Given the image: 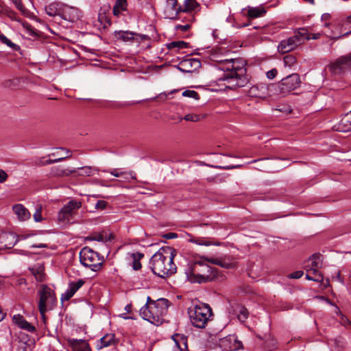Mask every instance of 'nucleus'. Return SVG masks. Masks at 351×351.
<instances>
[{"label":"nucleus","mask_w":351,"mask_h":351,"mask_svg":"<svg viewBox=\"0 0 351 351\" xmlns=\"http://www.w3.org/2000/svg\"><path fill=\"white\" fill-rule=\"evenodd\" d=\"M220 68L224 71L223 80L237 87H243L247 82L245 62L241 58L225 59L219 61Z\"/></svg>","instance_id":"obj_1"},{"label":"nucleus","mask_w":351,"mask_h":351,"mask_svg":"<svg viewBox=\"0 0 351 351\" xmlns=\"http://www.w3.org/2000/svg\"><path fill=\"white\" fill-rule=\"evenodd\" d=\"M149 265L152 272L160 278L173 274L176 271L171 252L164 248L160 249L152 256Z\"/></svg>","instance_id":"obj_2"},{"label":"nucleus","mask_w":351,"mask_h":351,"mask_svg":"<svg viewBox=\"0 0 351 351\" xmlns=\"http://www.w3.org/2000/svg\"><path fill=\"white\" fill-rule=\"evenodd\" d=\"M185 274L192 283H203L212 281L217 278V269L210 267L204 261H195L186 269Z\"/></svg>","instance_id":"obj_3"},{"label":"nucleus","mask_w":351,"mask_h":351,"mask_svg":"<svg viewBox=\"0 0 351 351\" xmlns=\"http://www.w3.org/2000/svg\"><path fill=\"white\" fill-rule=\"evenodd\" d=\"M168 306V300L159 298L155 302H152L148 308L142 307L140 309V315L149 323L160 326L163 322V316L167 313Z\"/></svg>","instance_id":"obj_4"},{"label":"nucleus","mask_w":351,"mask_h":351,"mask_svg":"<svg viewBox=\"0 0 351 351\" xmlns=\"http://www.w3.org/2000/svg\"><path fill=\"white\" fill-rule=\"evenodd\" d=\"M188 314L191 324L195 328H204L213 315L208 304L200 303L188 309Z\"/></svg>","instance_id":"obj_5"},{"label":"nucleus","mask_w":351,"mask_h":351,"mask_svg":"<svg viewBox=\"0 0 351 351\" xmlns=\"http://www.w3.org/2000/svg\"><path fill=\"white\" fill-rule=\"evenodd\" d=\"M38 309L44 319L45 313L54 307L57 300L53 291L45 285L41 286V289L38 291Z\"/></svg>","instance_id":"obj_6"},{"label":"nucleus","mask_w":351,"mask_h":351,"mask_svg":"<svg viewBox=\"0 0 351 351\" xmlns=\"http://www.w3.org/2000/svg\"><path fill=\"white\" fill-rule=\"evenodd\" d=\"M80 260L84 266L93 271H98L103 264V259L99 254L88 247H84L81 250Z\"/></svg>","instance_id":"obj_7"},{"label":"nucleus","mask_w":351,"mask_h":351,"mask_svg":"<svg viewBox=\"0 0 351 351\" xmlns=\"http://www.w3.org/2000/svg\"><path fill=\"white\" fill-rule=\"evenodd\" d=\"M301 84L300 77L297 73H292L286 77L281 80V81L276 84L275 90L276 95L280 94L285 95L292 90L298 88Z\"/></svg>","instance_id":"obj_8"},{"label":"nucleus","mask_w":351,"mask_h":351,"mask_svg":"<svg viewBox=\"0 0 351 351\" xmlns=\"http://www.w3.org/2000/svg\"><path fill=\"white\" fill-rule=\"evenodd\" d=\"M82 206V203L77 200H71L59 211L58 219L62 222H70L73 219L77 210Z\"/></svg>","instance_id":"obj_9"},{"label":"nucleus","mask_w":351,"mask_h":351,"mask_svg":"<svg viewBox=\"0 0 351 351\" xmlns=\"http://www.w3.org/2000/svg\"><path fill=\"white\" fill-rule=\"evenodd\" d=\"M276 87L277 86L275 84H267L261 82L252 86L250 88L249 93L252 97L265 98L267 97L276 95V91L275 90Z\"/></svg>","instance_id":"obj_10"},{"label":"nucleus","mask_w":351,"mask_h":351,"mask_svg":"<svg viewBox=\"0 0 351 351\" xmlns=\"http://www.w3.org/2000/svg\"><path fill=\"white\" fill-rule=\"evenodd\" d=\"M328 70L333 75H341L348 69H351V52L342 56L328 65Z\"/></svg>","instance_id":"obj_11"},{"label":"nucleus","mask_w":351,"mask_h":351,"mask_svg":"<svg viewBox=\"0 0 351 351\" xmlns=\"http://www.w3.org/2000/svg\"><path fill=\"white\" fill-rule=\"evenodd\" d=\"M219 346L223 351H233L239 350L242 346V343L237 340L235 335H230L220 339Z\"/></svg>","instance_id":"obj_12"},{"label":"nucleus","mask_w":351,"mask_h":351,"mask_svg":"<svg viewBox=\"0 0 351 351\" xmlns=\"http://www.w3.org/2000/svg\"><path fill=\"white\" fill-rule=\"evenodd\" d=\"M60 13V17L62 19L70 22H75L79 20L82 16L81 11L78 8L66 4L62 5V12Z\"/></svg>","instance_id":"obj_13"},{"label":"nucleus","mask_w":351,"mask_h":351,"mask_svg":"<svg viewBox=\"0 0 351 351\" xmlns=\"http://www.w3.org/2000/svg\"><path fill=\"white\" fill-rule=\"evenodd\" d=\"M201 62L196 58H187L182 60L178 69L183 73H193L201 67Z\"/></svg>","instance_id":"obj_14"},{"label":"nucleus","mask_w":351,"mask_h":351,"mask_svg":"<svg viewBox=\"0 0 351 351\" xmlns=\"http://www.w3.org/2000/svg\"><path fill=\"white\" fill-rule=\"evenodd\" d=\"M180 12H182V7L178 5L177 0H167L164 7L165 18L170 19H176Z\"/></svg>","instance_id":"obj_15"},{"label":"nucleus","mask_w":351,"mask_h":351,"mask_svg":"<svg viewBox=\"0 0 351 351\" xmlns=\"http://www.w3.org/2000/svg\"><path fill=\"white\" fill-rule=\"evenodd\" d=\"M19 241L18 236L12 232H4L0 236V243L2 247L10 249Z\"/></svg>","instance_id":"obj_16"},{"label":"nucleus","mask_w":351,"mask_h":351,"mask_svg":"<svg viewBox=\"0 0 351 351\" xmlns=\"http://www.w3.org/2000/svg\"><path fill=\"white\" fill-rule=\"evenodd\" d=\"M12 210L19 221H25L30 219L31 213L23 204H16L12 206Z\"/></svg>","instance_id":"obj_17"},{"label":"nucleus","mask_w":351,"mask_h":351,"mask_svg":"<svg viewBox=\"0 0 351 351\" xmlns=\"http://www.w3.org/2000/svg\"><path fill=\"white\" fill-rule=\"evenodd\" d=\"M299 45L295 42V38H293L291 36L287 40H282L279 43L278 46V51L280 53H287L295 49Z\"/></svg>","instance_id":"obj_18"},{"label":"nucleus","mask_w":351,"mask_h":351,"mask_svg":"<svg viewBox=\"0 0 351 351\" xmlns=\"http://www.w3.org/2000/svg\"><path fill=\"white\" fill-rule=\"evenodd\" d=\"M12 320L20 328L32 332L36 330V328L29 323L23 316L20 314L14 315L12 317Z\"/></svg>","instance_id":"obj_19"},{"label":"nucleus","mask_w":351,"mask_h":351,"mask_svg":"<svg viewBox=\"0 0 351 351\" xmlns=\"http://www.w3.org/2000/svg\"><path fill=\"white\" fill-rule=\"evenodd\" d=\"M336 130L342 132L351 130V111L341 119L337 126Z\"/></svg>","instance_id":"obj_20"},{"label":"nucleus","mask_w":351,"mask_h":351,"mask_svg":"<svg viewBox=\"0 0 351 351\" xmlns=\"http://www.w3.org/2000/svg\"><path fill=\"white\" fill-rule=\"evenodd\" d=\"M69 343L74 351H90L88 343L84 340L71 339Z\"/></svg>","instance_id":"obj_21"},{"label":"nucleus","mask_w":351,"mask_h":351,"mask_svg":"<svg viewBox=\"0 0 351 351\" xmlns=\"http://www.w3.org/2000/svg\"><path fill=\"white\" fill-rule=\"evenodd\" d=\"M292 37L295 38V42L298 45L303 44L304 40H310V35L306 28H300L297 29Z\"/></svg>","instance_id":"obj_22"},{"label":"nucleus","mask_w":351,"mask_h":351,"mask_svg":"<svg viewBox=\"0 0 351 351\" xmlns=\"http://www.w3.org/2000/svg\"><path fill=\"white\" fill-rule=\"evenodd\" d=\"M63 3H53L46 7V13L50 16H56L61 15Z\"/></svg>","instance_id":"obj_23"},{"label":"nucleus","mask_w":351,"mask_h":351,"mask_svg":"<svg viewBox=\"0 0 351 351\" xmlns=\"http://www.w3.org/2000/svg\"><path fill=\"white\" fill-rule=\"evenodd\" d=\"M115 37L124 42L132 41L134 39V36L137 34L129 31H116L114 32Z\"/></svg>","instance_id":"obj_24"},{"label":"nucleus","mask_w":351,"mask_h":351,"mask_svg":"<svg viewBox=\"0 0 351 351\" xmlns=\"http://www.w3.org/2000/svg\"><path fill=\"white\" fill-rule=\"evenodd\" d=\"M32 274L36 278L37 281L42 282L44 280V267L40 265L33 266L29 269Z\"/></svg>","instance_id":"obj_25"},{"label":"nucleus","mask_w":351,"mask_h":351,"mask_svg":"<svg viewBox=\"0 0 351 351\" xmlns=\"http://www.w3.org/2000/svg\"><path fill=\"white\" fill-rule=\"evenodd\" d=\"M127 6V0H116L112 10L113 14L119 16L123 11L126 10Z\"/></svg>","instance_id":"obj_26"},{"label":"nucleus","mask_w":351,"mask_h":351,"mask_svg":"<svg viewBox=\"0 0 351 351\" xmlns=\"http://www.w3.org/2000/svg\"><path fill=\"white\" fill-rule=\"evenodd\" d=\"M114 341V335L113 334H106L100 339L99 343H97L98 349H101L111 345Z\"/></svg>","instance_id":"obj_27"},{"label":"nucleus","mask_w":351,"mask_h":351,"mask_svg":"<svg viewBox=\"0 0 351 351\" xmlns=\"http://www.w3.org/2000/svg\"><path fill=\"white\" fill-rule=\"evenodd\" d=\"M132 260V267L134 270H138L141 267V259L143 257V254L140 252L131 253L128 254Z\"/></svg>","instance_id":"obj_28"},{"label":"nucleus","mask_w":351,"mask_h":351,"mask_svg":"<svg viewBox=\"0 0 351 351\" xmlns=\"http://www.w3.org/2000/svg\"><path fill=\"white\" fill-rule=\"evenodd\" d=\"M75 170L64 169L61 167H53L51 169V173L56 176H69L72 173H75Z\"/></svg>","instance_id":"obj_29"},{"label":"nucleus","mask_w":351,"mask_h":351,"mask_svg":"<svg viewBox=\"0 0 351 351\" xmlns=\"http://www.w3.org/2000/svg\"><path fill=\"white\" fill-rule=\"evenodd\" d=\"M208 262H210L213 264L219 265L221 267L230 269L234 267V264L230 262H227L225 260L218 259V258H206Z\"/></svg>","instance_id":"obj_30"},{"label":"nucleus","mask_w":351,"mask_h":351,"mask_svg":"<svg viewBox=\"0 0 351 351\" xmlns=\"http://www.w3.org/2000/svg\"><path fill=\"white\" fill-rule=\"evenodd\" d=\"M265 12L264 8L249 7L247 15L250 18H258L263 16Z\"/></svg>","instance_id":"obj_31"},{"label":"nucleus","mask_w":351,"mask_h":351,"mask_svg":"<svg viewBox=\"0 0 351 351\" xmlns=\"http://www.w3.org/2000/svg\"><path fill=\"white\" fill-rule=\"evenodd\" d=\"M0 41L15 51H18L20 49V47L19 45L12 43L10 39H8L5 35H3L1 33H0Z\"/></svg>","instance_id":"obj_32"},{"label":"nucleus","mask_w":351,"mask_h":351,"mask_svg":"<svg viewBox=\"0 0 351 351\" xmlns=\"http://www.w3.org/2000/svg\"><path fill=\"white\" fill-rule=\"evenodd\" d=\"M84 283L85 281L84 280L79 279L77 282H70L68 289L71 292L75 294L76 291L84 285Z\"/></svg>","instance_id":"obj_33"},{"label":"nucleus","mask_w":351,"mask_h":351,"mask_svg":"<svg viewBox=\"0 0 351 351\" xmlns=\"http://www.w3.org/2000/svg\"><path fill=\"white\" fill-rule=\"evenodd\" d=\"M236 311L237 313L238 319L241 322H245V320L248 317L249 313L245 307L239 306Z\"/></svg>","instance_id":"obj_34"},{"label":"nucleus","mask_w":351,"mask_h":351,"mask_svg":"<svg viewBox=\"0 0 351 351\" xmlns=\"http://www.w3.org/2000/svg\"><path fill=\"white\" fill-rule=\"evenodd\" d=\"M191 243H195L199 245L208 246L211 245V243L208 241L206 238L204 237H191L189 239Z\"/></svg>","instance_id":"obj_35"},{"label":"nucleus","mask_w":351,"mask_h":351,"mask_svg":"<svg viewBox=\"0 0 351 351\" xmlns=\"http://www.w3.org/2000/svg\"><path fill=\"white\" fill-rule=\"evenodd\" d=\"M197 5L195 0H185L184 7L182 8V12H187L193 10Z\"/></svg>","instance_id":"obj_36"},{"label":"nucleus","mask_w":351,"mask_h":351,"mask_svg":"<svg viewBox=\"0 0 351 351\" xmlns=\"http://www.w3.org/2000/svg\"><path fill=\"white\" fill-rule=\"evenodd\" d=\"M188 46V43L184 41H173L167 45L169 49L174 48L184 49Z\"/></svg>","instance_id":"obj_37"},{"label":"nucleus","mask_w":351,"mask_h":351,"mask_svg":"<svg viewBox=\"0 0 351 351\" xmlns=\"http://www.w3.org/2000/svg\"><path fill=\"white\" fill-rule=\"evenodd\" d=\"M311 270L312 278L315 282H322L324 280L323 275L318 271V269L309 268Z\"/></svg>","instance_id":"obj_38"},{"label":"nucleus","mask_w":351,"mask_h":351,"mask_svg":"<svg viewBox=\"0 0 351 351\" xmlns=\"http://www.w3.org/2000/svg\"><path fill=\"white\" fill-rule=\"evenodd\" d=\"M23 27L25 29V33L32 37H36L38 34L36 32L35 29L27 23H23Z\"/></svg>","instance_id":"obj_39"},{"label":"nucleus","mask_w":351,"mask_h":351,"mask_svg":"<svg viewBox=\"0 0 351 351\" xmlns=\"http://www.w3.org/2000/svg\"><path fill=\"white\" fill-rule=\"evenodd\" d=\"M121 177L123 178L124 182H130L131 180H136V174L132 171L123 172V174Z\"/></svg>","instance_id":"obj_40"},{"label":"nucleus","mask_w":351,"mask_h":351,"mask_svg":"<svg viewBox=\"0 0 351 351\" xmlns=\"http://www.w3.org/2000/svg\"><path fill=\"white\" fill-rule=\"evenodd\" d=\"M309 261L311 262V266L308 265L309 268H316L318 269L319 267V256L316 255H313L310 258Z\"/></svg>","instance_id":"obj_41"},{"label":"nucleus","mask_w":351,"mask_h":351,"mask_svg":"<svg viewBox=\"0 0 351 351\" xmlns=\"http://www.w3.org/2000/svg\"><path fill=\"white\" fill-rule=\"evenodd\" d=\"M296 62L295 58L292 55H287L284 57V64L285 66L291 67Z\"/></svg>","instance_id":"obj_42"},{"label":"nucleus","mask_w":351,"mask_h":351,"mask_svg":"<svg viewBox=\"0 0 351 351\" xmlns=\"http://www.w3.org/2000/svg\"><path fill=\"white\" fill-rule=\"evenodd\" d=\"M182 95L183 97L193 98L196 100H198L199 99V94L196 91L193 90H186L183 91Z\"/></svg>","instance_id":"obj_43"},{"label":"nucleus","mask_w":351,"mask_h":351,"mask_svg":"<svg viewBox=\"0 0 351 351\" xmlns=\"http://www.w3.org/2000/svg\"><path fill=\"white\" fill-rule=\"evenodd\" d=\"M34 220L36 222H40L43 221L42 217V207L39 206L36 209L35 213L33 215Z\"/></svg>","instance_id":"obj_44"},{"label":"nucleus","mask_w":351,"mask_h":351,"mask_svg":"<svg viewBox=\"0 0 351 351\" xmlns=\"http://www.w3.org/2000/svg\"><path fill=\"white\" fill-rule=\"evenodd\" d=\"M191 27V25L189 23H186L185 25H177L175 27L176 30L179 32H187Z\"/></svg>","instance_id":"obj_45"},{"label":"nucleus","mask_w":351,"mask_h":351,"mask_svg":"<svg viewBox=\"0 0 351 351\" xmlns=\"http://www.w3.org/2000/svg\"><path fill=\"white\" fill-rule=\"evenodd\" d=\"M184 119L187 121L197 122L200 120V116L198 114H188L184 116Z\"/></svg>","instance_id":"obj_46"},{"label":"nucleus","mask_w":351,"mask_h":351,"mask_svg":"<svg viewBox=\"0 0 351 351\" xmlns=\"http://www.w3.org/2000/svg\"><path fill=\"white\" fill-rule=\"evenodd\" d=\"M108 204L107 202L104 201V200H98L95 205V208L97 210H104L107 208Z\"/></svg>","instance_id":"obj_47"},{"label":"nucleus","mask_w":351,"mask_h":351,"mask_svg":"<svg viewBox=\"0 0 351 351\" xmlns=\"http://www.w3.org/2000/svg\"><path fill=\"white\" fill-rule=\"evenodd\" d=\"M103 171L110 173L111 175H112L117 178L121 177L123 174V171H120L117 169H110V170H104Z\"/></svg>","instance_id":"obj_48"},{"label":"nucleus","mask_w":351,"mask_h":351,"mask_svg":"<svg viewBox=\"0 0 351 351\" xmlns=\"http://www.w3.org/2000/svg\"><path fill=\"white\" fill-rule=\"evenodd\" d=\"M277 74L278 70L276 69H272L266 73L267 77L269 80L275 78Z\"/></svg>","instance_id":"obj_49"},{"label":"nucleus","mask_w":351,"mask_h":351,"mask_svg":"<svg viewBox=\"0 0 351 351\" xmlns=\"http://www.w3.org/2000/svg\"><path fill=\"white\" fill-rule=\"evenodd\" d=\"M73 293L71 292L69 289L66 290V291L62 295L61 300H70L73 296Z\"/></svg>","instance_id":"obj_50"},{"label":"nucleus","mask_w":351,"mask_h":351,"mask_svg":"<svg viewBox=\"0 0 351 351\" xmlns=\"http://www.w3.org/2000/svg\"><path fill=\"white\" fill-rule=\"evenodd\" d=\"M304 274L302 271H296L289 275V278L298 279L300 278Z\"/></svg>","instance_id":"obj_51"},{"label":"nucleus","mask_w":351,"mask_h":351,"mask_svg":"<svg viewBox=\"0 0 351 351\" xmlns=\"http://www.w3.org/2000/svg\"><path fill=\"white\" fill-rule=\"evenodd\" d=\"M65 152L67 154V155L64 156V157H61V158H59L53 159V163H56V162L62 161L64 159L70 158L71 156V155L70 154V151L69 149H65Z\"/></svg>","instance_id":"obj_52"},{"label":"nucleus","mask_w":351,"mask_h":351,"mask_svg":"<svg viewBox=\"0 0 351 351\" xmlns=\"http://www.w3.org/2000/svg\"><path fill=\"white\" fill-rule=\"evenodd\" d=\"M12 1L18 10L22 12L24 10V7L21 0H12Z\"/></svg>","instance_id":"obj_53"},{"label":"nucleus","mask_w":351,"mask_h":351,"mask_svg":"<svg viewBox=\"0 0 351 351\" xmlns=\"http://www.w3.org/2000/svg\"><path fill=\"white\" fill-rule=\"evenodd\" d=\"M7 178V173L3 170L0 169V182H4Z\"/></svg>","instance_id":"obj_54"},{"label":"nucleus","mask_w":351,"mask_h":351,"mask_svg":"<svg viewBox=\"0 0 351 351\" xmlns=\"http://www.w3.org/2000/svg\"><path fill=\"white\" fill-rule=\"evenodd\" d=\"M213 167H215V168H217V169H234V168L239 167L240 165H236V166H219V165H217V166H213Z\"/></svg>","instance_id":"obj_55"},{"label":"nucleus","mask_w":351,"mask_h":351,"mask_svg":"<svg viewBox=\"0 0 351 351\" xmlns=\"http://www.w3.org/2000/svg\"><path fill=\"white\" fill-rule=\"evenodd\" d=\"M53 162L52 159H49V160H47L45 161H43V160H40L39 161L38 165H41V166H44V165H50V164H53Z\"/></svg>","instance_id":"obj_56"},{"label":"nucleus","mask_w":351,"mask_h":351,"mask_svg":"<svg viewBox=\"0 0 351 351\" xmlns=\"http://www.w3.org/2000/svg\"><path fill=\"white\" fill-rule=\"evenodd\" d=\"M32 248H47V245L45 243L34 244L31 245Z\"/></svg>","instance_id":"obj_57"},{"label":"nucleus","mask_w":351,"mask_h":351,"mask_svg":"<svg viewBox=\"0 0 351 351\" xmlns=\"http://www.w3.org/2000/svg\"><path fill=\"white\" fill-rule=\"evenodd\" d=\"M156 300H152L149 296L147 298V302L143 307L148 308L151 304H152V302H155Z\"/></svg>","instance_id":"obj_58"},{"label":"nucleus","mask_w":351,"mask_h":351,"mask_svg":"<svg viewBox=\"0 0 351 351\" xmlns=\"http://www.w3.org/2000/svg\"><path fill=\"white\" fill-rule=\"evenodd\" d=\"M173 339L175 341V346L176 348V349L179 351H183V348L180 347V344H179V342L178 341V340L175 338V336L173 337Z\"/></svg>","instance_id":"obj_59"},{"label":"nucleus","mask_w":351,"mask_h":351,"mask_svg":"<svg viewBox=\"0 0 351 351\" xmlns=\"http://www.w3.org/2000/svg\"><path fill=\"white\" fill-rule=\"evenodd\" d=\"M91 239L94 240V241H99V242H103L104 241L103 236L101 234L94 237Z\"/></svg>","instance_id":"obj_60"},{"label":"nucleus","mask_w":351,"mask_h":351,"mask_svg":"<svg viewBox=\"0 0 351 351\" xmlns=\"http://www.w3.org/2000/svg\"><path fill=\"white\" fill-rule=\"evenodd\" d=\"M312 275H311V270H309V269H308L306 270V278L308 280H313V278H312Z\"/></svg>","instance_id":"obj_61"},{"label":"nucleus","mask_w":351,"mask_h":351,"mask_svg":"<svg viewBox=\"0 0 351 351\" xmlns=\"http://www.w3.org/2000/svg\"><path fill=\"white\" fill-rule=\"evenodd\" d=\"M330 14L325 13V14H322V21H328V20H330Z\"/></svg>","instance_id":"obj_62"},{"label":"nucleus","mask_w":351,"mask_h":351,"mask_svg":"<svg viewBox=\"0 0 351 351\" xmlns=\"http://www.w3.org/2000/svg\"><path fill=\"white\" fill-rule=\"evenodd\" d=\"M320 36H321V35H320V34H319V33H317V34H313L311 35V36H310V39L317 40V39L319 38Z\"/></svg>","instance_id":"obj_63"},{"label":"nucleus","mask_w":351,"mask_h":351,"mask_svg":"<svg viewBox=\"0 0 351 351\" xmlns=\"http://www.w3.org/2000/svg\"><path fill=\"white\" fill-rule=\"evenodd\" d=\"M131 309H132V306H131V304H127V305L125 306V310L127 312H128V313H130V312L131 311Z\"/></svg>","instance_id":"obj_64"}]
</instances>
